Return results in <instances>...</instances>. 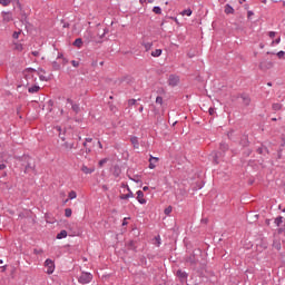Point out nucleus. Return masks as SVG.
Instances as JSON below:
<instances>
[{"label": "nucleus", "mask_w": 285, "mask_h": 285, "mask_svg": "<svg viewBox=\"0 0 285 285\" xmlns=\"http://www.w3.org/2000/svg\"><path fill=\"white\" fill-rule=\"evenodd\" d=\"M22 159L23 161H27V165H24V173H30V170L35 171V159L30 156H23Z\"/></svg>", "instance_id": "obj_1"}, {"label": "nucleus", "mask_w": 285, "mask_h": 285, "mask_svg": "<svg viewBox=\"0 0 285 285\" xmlns=\"http://www.w3.org/2000/svg\"><path fill=\"white\" fill-rule=\"evenodd\" d=\"M79 284L86 285L92 282V275L88 272H82L78 278Z\"/></svg>", "instance_id": "obj_2"}, {"label": "nucleus", "mask_w": 285, "mask_h": 285, "mask_svg": "<svg viewBox=\"0 0 285 285\" xmlns=\"http://www.w3.org/2000/svg\"><path fill=\"white\" fill-rule=\"evenodd\" d=\"M45 266L48 268L47 269L48 275H52L55 273V261L53 259L47 258L45 261Z\"/></svg>", "instance_id": "obj_3"}, {"label": "nucleus", "mask_w": 285, "mask_h": 285, "mask_svg": "<svg viewBox=\"0 0 285 285\" xmlns=\"http://www.w3.org/2000/svg\"><path fill=\"white\" fill-rule=\"evenodd\" d=\"M168 83L169 86H171L173 88H175V86L179 85V76L177 75H170L169 79H168Z\"/></svg>", "instance_id": "obj_4"}, {"label": "nucleus", "mask_w": 285, "mask_h": 285, "mask_svg": "<svg viewBox=\"0 0 285 285\" xmlns=\"http://www.w3.org/2000/svg\"><path fill=\"white\" fill-rule=\"evenodd\" d=\"M2 21L3 23H10V21H12V12L10 11H2Z\"/></svg>", "instance_id": "obj_5"}, {"label": "nucleus", "mask_w": 285, "mask_h": 285, "mask_svg": "<svg viewBox=\"0 0 285 285\" xmlns=\"http://www.w3.org/2000/svg\"><path fill=\"white\" fill-rule=\"evenodd\" d=\"M67 104H70L71 110H73V112H76V115H78V112L81 110L79 105L75 104V101H72V99H70V98L67 99Z\"/></svg>", "instance_id": "obj_6"}, {"label": "nucleus", "mask_w": 285, "mask_h": 285, "mask_svg": "<svg viewBox=\"0 0 285 285\" xmlns=\"http://www.w3.org/2000/svg\"><path fill=\"white\" fill-rule=\"evenodd\" d=\"M81 170L85 175H92V173H95V168L94 167H88L86 165L81 166Z\"/></svg>", "instance_id": "obj_7"}, {"label": "nucleus", "mask_w": 285, "mask_h": 285, "mask_svg": "<svg viewBox=\"0 0 285 285\" xmlns=\"http://www.w3.org/2000/svg\"><path fill=\"white\" fill-rule=\"evenodd\" d=\"M128 194L120 195V199H130L135 197V194H132V190H130V187H127Z\"/></svg>", "instance_id": "obj_8"}, {"label": "nucleus", "mask_w": 285, "mask_h": 285, "mask_svg": "<svg viewBox=\"0 0 285 285\" xmlns=\"http://www.w3.org/2000/svg\"><path fill=\"white\" fill-rule=\"evenodd\" d=\"M137 195V202H139L140 204H146V199L144 198V191L142 190H138L136 193Z\"/></svg>", "instance_id": "obj_9"}, {"label": "nucleus", "mask_w": 285, "mask_h": 285, "mask_svg": "<svg viewBox=\"0 0 285 285\" xmlns=\"http://www.w3.org/2000/svg\"><path fill=\"white\" fill-rule=\"evenodd\" d=\"M38 90H41V87H39V85H33L28 88V92H30V95H35V92H37Z\"/></svg>", "instance_id": "obj_10"}, {"label": "nucleus", "mask_w": 285, "mask_h": 285, "mask_svg": "<svg viewBox=\"0 0 285 285\" xmlns=\"http://www.w3.org/2000/svg\"><path fill=\"white\" fill-rule=\"evenodd\" d=\"M225 14H235V9L230 4L225 6Z\"/></svg>", "instance_id": "obj_11"}, {"label": "nucleus", "mask_w": 285, "mask_h": 285, "mask_svg": "<svg viewBox=\"0 0 285 285\" xmlns=\"http://www.w3.org/2000/svg\"><path fill=\"white\" fill-rule=\"evenodd\" d=\"M66 237H68V232L66 229H62L57 234V239H66Z\"/></svg>", "instance_id": "obj_12"}, {"label": "nucleus", "mask_w": 285, "mask_h": 285, "mask_svg": "<svg viewBox=\"0 0 285 285\" xmlns=\"http://www.w3.org/2000/svg\"><path fill=\"white\" fill-rule=\"evenodd\" d=\"M62 148H66V150H72L75 148V142H63Z\"/></svg>", "instance_id": "obj_13"}, {"label": "nucleus", "mask_w": 285, "mask_h": 285, "mask_svg": "<svg viewBox=\"0 0 285 285\" xmlns=\"http://www.w3.org/2000/svg\"><path fill=\"white\" fill-rule=\"evenodd\" d=\"M130 141H131L134 148H139V138H137V136H132L130 138Z\"/></svg>", "instance_id": "obj_14"}, {"label": "nucleus", "mask_w": 285, "mask_h": 285, "mask_svg": "<svg viewBox=\"0 0 285 285\" xmlns=\"http://www.w3.org/2000/svg\"><path fill=\"white\" fill-rule=\"evenodd\" d=\"M177 276L180 277V279H186L188 277V273H186L181 269H178L177 271Z\"/></svg>", "instance_id": "obj_15"}, {"label": "nucleus", "mask_w": 285, "mask_h": 285, "mask_svg": "<svg viewBox=\"0 0 285 285\" xmlns=\"http://www.w3.org/2000/svg\"><path fill=\"white\" fill-rule=\"evenodd\" d=\"M186 262H187V264H190L191 266L197 264V259L195 258V255H190L189 257H187Z\"/></svg>", "instance_id": "obj_16"}, {"label": "nucleus", "mask_w": 285, "mask_h": 285, "mask_svg": "<svg viewBox=\"0 0 285 285\" xmlns=\"http://www.w3.org/2000/svg\"><path fill=\"white\" fill-rule=\"evenodd\" d=\"M73 46L76 48H81V46H83V40L81 38H78L73 41Z\"/></svg>", "instance_id": "obj_17"}, {"label": "nucleus", "mask_w": 285, "mask_h": 285, "mask_svg": "<svg viewBox=\"0 0 285 285\" xmlns=\"http://www.w3.org/2000/svg\"><path fill=\"white\" fill-rule=\"evenodd\" d=\"M242 99H243V104L245 106H250V97L248 96H242Z\"/></svg>", "instance_id": "obj_18"}, {"label": "nucleus", "mask_w": 285, "mask_h": 285, "mask_svg": "<svg viewBox=\"0 0 285 285\" xmlns=\"http://www.w3.org/2000/svg\"><path fill=\"white\" fill-rule=\"evenodd\" d=\"M183 17H190V14H193V10L191 9H185L181 11L180 13Z\"/></svg>", "instance_id": "obj_19"}, {"label": "nucleus", "mask_w": 285, "mask_h": 285, "mask_svg": "<svg viewBox=\"0 0 285 285\" xmlns=\"http://www.w3.org/2000/svg\"><path fill=\"white\" fill-rule=\"evenodd\" d=\"M142 46H144L146 52H148L149 50L153 49V42H144Z\"/></svg>", "instance_id": "obj_20"}, {"label": "nucleus", "mask_w": 285, "mask_h": 285, "mask_svg": "<svg viewBox=\"0 0 285 285\" xmlns=\"http://www.w3.org/2000/svg\"><path fill=\"white\" fill-rule=\"evenodd\" d=\"M161 49H156L154 51H151V57H161Z\"/></svg>", "instance_id": "obj_21"}, {"label": "nucleus", "mask_w": 285, "mask_h": 285, "mask_svg": "<svg viewBox=\"0 0 285 285\" xmlns=\"http://www.w3.org/2000/svg\"><path fill=\"white\" fill-rule=\"evenodd\" d=\"M51 66L53 70H61V65L57 61H52Z\"/></svg>", "instance_id": "obj_22"}, {"label": "nucleus", "mask_w": 285, "mask_h": 285, "mask_svg": "<svg viewBox=\"0 0 285 285\" xmlns=\"http://www.w3.org/2000/svg\"><path fill=\"white\" fill-rule=\"evenodd\" d=\"M283 222H284V217L278 216V217L275 218L274 224H275L276 226H281V224H282Z\"/></svg>", "instance_id": "obj_23"}, {"label": "nucleus", "mask_w": 285, "mask_h": 285, "mask_svg": "<svg viewBox=\"0 0 285 285\" xmlns=\"http://www.w3.org/2000/svg\"><path fill=\"white\" fill-rule=\"evenodd\" d=\"M105 164H108V158H102L101 160H99L98 166H99L100 168H104V165H105Z\"/></svg>", "instance_id": "obj_24"}, {"label": "nucleus", "mask_w": 285, "mask_h": 285, "mask_svg": "<svg viewBox=\"0 0 285 285\" xmlns=\"http://www.w3.org/2000/svg\"><path fill=\"white\" fill-rule=\"evenodd\" d=\"M69 199H77V191L71 190L68 195Z\"/></svg>", "instance_id": "obj_25"}, {"label": "nucleus", "mask_w": 285, "mask_h": 285, "mask_svg": "<svg viewBox=\"0 0 285 285\" xmlns=\"http://www.w3.org/2000/svg\"><path fill=\"white\" fill-rule=\"evenodd\" d=\"M220 150H223V153H226V150H228V144L220 142Z\"/></svg>", "instance_id": "obj_26"}, {"label": "nucleus", "mask_w": 285, "mask_h": 285, "mask_svg": "<svg viewBox=\"0 0 285 285\" xmlns=\"http://www.w3.org/2000/svg\"><path fill=\"white\" fill-rule=\"evenodd\" d=\"M65 216L66 217H72V209L71 208H66L65 209Z\"/></svg>", "instance_id": "obj_27"}, {"label": "nucleus", "mask_w": 285, "mask_h": 285, "mask_svg": "<svg viewBox=\"0 0 285 285\" xmlns=\"http://www.w3.org/2000/svg\"><path fill=\"white\" fill-rule=\"evenodd\" d=\"M272 108H273V110H282V104H279V102H276V104H274L273 106H272Z\"/></svg>", "instance_id": "obj_28"}, {"label": "nucleus", "mask_w": 285, "mask_h": 285, "mask_svg": "<svg viewBox=\"0 0 285 285\" xmlns=\"http://www.w3.org/2000/svg\"><path fill=\"white\" fill-rule=\"evenodd\" d=\"M153 12H155V14H161V7H154Z\"/></svg>", "instance_id": "obj_29"}, {"label": "nucleus", "mask_w": 285, "mask_h": 285, "mask_svg": "<svg viewBox=\"0 0 285 285\" xmlns=\"http://www.w3.org/2000/svg\"><path fill=\"white\" fill-rule=\"evenodd\" d=\"M156 104H159V106H163L164 105V98L161 96H158L156 98Z\"/></svg>", "instance_id": "obj_30"}, {"label": "nucleus", "mask_w": 285, "mask_h": 285, "mask_svg": "<svg viewBox=\"0 0 285 285\" xmlns=\"http://www.w3.org/2000/svg\"><path fill=\"white\" fill-rule=\"evenodd\" d=\"M14 49L18 50V52H21V51L23 50V45H21V43H16Z\"/></svg>", "instance_id": "obj_31"}, {"label": "nucleus", "mask_w": 285, "mask_h": 285, "mask_svg": "<svg viewBox=\"0 0 285 285\" xmlns=\"http://www.w3.org/2000/svg\"><path fill=\"white\" fill-rule=\"evenodd\" d=\"M11 0H0V6H10Z\"/></svg>", "instance_id": "obj_32"}, {"label": "nucleus", "mask_w": 285, "mask_h": 285, "mask_svg": "<svg viewBox=\"0 0 285 285\" xmlns=\"http://www.w3.org/2000/svg\"><path fill=\"white\" fill-rule=\"evenodd\" d=\"M137 105V99H129L128 100V106H136Z\"/></svg>", "instance_id": "obj_33"}, {"label": "nucleus", "mask_w": 285, "mask_h": 285, "mask_svg": "<svg viewBox=\"0 0 285 285\" xmlns=\"http://www.w3.org/2000/svg\"><path fill=\"white\" fill-rule=\"evenodd\" d=\"M83 148H86V153H91L92 149L88 148V142H86V140L82 144Z\"/></svg>", "instance_id": "obj_34"}, {"label": "nucleus", "mask_w": 285, "mask_h": 285, "mask_svg": "<svg viewBox=\"0 0 285 285\" xmlns=\"http://www.w3.org/2000/svg\"><path fill=\"white\" fill-rule=\"evenodd\" d=\"M170 213H173V207L169 206L165 209V215H170Z\"/></svg>", "instance_id": "obj_35"}, {"label": "nucleus", "mask_w": 285, "mask_h": 285, "mask_svg": "<svg viewBox=\"0 0 285 285\" xmlns=\"http://www.w3.org/2000/svg\"><path fill=\"white\" fill-rule=\"evenodd\" d=\"M71 66H73V68H79V61L72 60Z\"/></svg>", "instance_id": "obj_36"}, {"label": "nucleus", "mask_w": 285, "mask_h": 285, "mask_svg": "<svg viewBox=\"0 0 285 285\" xmlns=\"http://www.w3.org/2000/svg\"><path fill=\"white\" fill-rule=\"evenodd\" d=\"M19 35H21V31H14L13 35H12V37H13L14 39H19Z\"/></svg>", "instance_id": "obj_37"}, {"label": "nucleus", "mask_w": 285, "mask_h": 285, "mask_svg": "<svg viewBox=\"0 0 285 285\" xmlns=\"http://www.w3.org/2000/svg\"><path fill=\"white\" fill-rule=\"evenodd\" d=\"M35 255H41L43 249H33Z\"/></svg>", "instance_id": "obj_38"}, {"label": "nucleus", "mask_w": 285, "mask_h": 285, "mask_svg": "<svg viewBox=\"0 0 285 285\" xmlns=\"http://www.w3.org/2000/svg\"><path fill=\"white\" fill-rule=\"evenodd\" d=\"M276 55H277L278 59H282L284 57L285 52L284 51H278Z\"/></svg>", "instance_id": "obj_39"}, {"label": "nucleus", "mask_w": 285, "mask_h": 285, "mask_svg": "<svg viewBox=\"0 0 285 285\" xmlns=\"http://www.w3.org/2000/svg\"><path fill=\"white\" fill-rule=\"evenodd\" d=\"M275 31H269V33H268V37L271 38V39H275Z\"/></svg>", "instance_id": "obj_40"}, {"label": "nucleus", "mask_w": 285, "mask_h": 285, "mask_svg": "<svg viewBox=\"0 0 285 285\" xmlns=\"http://www.w3.org/2000/svg\"><path fill=\"white\" fill-rule=\"evenodd\" d=\"M208 112H209V115H215V108H213V107H210L209 109H208Z\"/></svg>", "instance_id": "obj_41"}, {"label": "nucleus", "mask_w": 285, "mask_h": 285, "mask_svg": "<svg viewBox=\"0 0 285 285\" xmlns=\"http://www.w3.org/2000/svg\"><path fill=\"white\" fill-rule=\"evenodd\" d=\"M149 168H150V170H155L156 166H155V164H153V161H149Z\"/></svg>", "instance_id": "obj_42"}, {"label": "nucleus", "mask_w": 285, "mask_h": 285, "mask_svg": "<svg viewBox=\"0 0 285 285\" xmlns=\"http://www.w3.org/2000/svg\"><path fill=\"white\" fill-rule=\"evenodd\" d=\"M149 161H159V158L150 156Z\"/></svg>", "instance_id": "obj_43"}, {"label": "nucleus", "mask_w": 285, "mask_h": 285, "mask_svg": "<svg viewBox=\"0 0 285 285\" xmlns=\"http://www.w3.org/2000/svg\"><path fill=\"white\" fill-rule=\"evenodd\" d=\"M253 14H255L253 11H247V19H250V17H253Z\"/></svg>", "instance_id": "obj_44"}, {"label": "nucleus", "mask_w": 285, "mask_h": 285, "mask_svg": "<svg viewBox=\"0 0 285 285\" xmlns=\"http://www.w3.org/2000/svg\"><path fill=\"white\" fill-rule=\"evenodd\" d=\"M257 153H258V155H262V154L264 153V148L258 147V148H257Z\"/></svg>", "instance_id": "obj_45"}, {"label": "nucleus", "mask_w": 285, "mask_h": 285, "mask_svg": "<svg viewBox=\"0 0 285 285\" xmlns=\"http://www.w3.org/2000/svg\"><path fill=\"white\" fill-rule=\"evenodd\" d=\"M7 166L6 164H0V170H6Z\"/></svg>", "instance_id": "obj_46"}, {"label": "nucleus", "mask_w": 285, "mask_h": 285, "mask_svg": "<svg viewBox=\"0 0 285 285\" xmlns=\"http://www.w3.org/2000/svg\"><path fill=\"white\" fill-rule=\"evenodd\" d=\"M31 55H32L33 57H39V51H32Z\"/></svg>", "instance_id": "obj_47"}, {"label": "nucleus", "mask_w": 285, "mask_h": 285, "mask_svg": "<svg viewBox=\"0 0 285 285\" xmlns=\"http://www.w3.org/2000/svg\"><path fill=\"white\" fill-rule=\"evenodd\" d=\"M40 81H48V78H46V76H40Z\"/></svg>", "instance_id": "obj_48"}, {"label": "nucleus", "mask_w": 285, "mask_h": 285, "mask_svg": "<svg viewBox=\"0 0 285 285\" xmlns=\"http://www.w3.org/2000/svg\"><path fill=\"white\" fill-rule=\"evenodd\" d=\"M85 141H86V144H91L92 138H86Z\"/></svg>", "instance_id": "obj_49"}, {"label": "nucleus", "mask_w": 285, "mask_h": 285, "mask_svg": "<svg viewBox=\"0 0 285 285\" xmlns=\"http://www.w3.org/2000/svg\"><path fill=\"white\" fill-rule=\"evenodd\" d=\"M57 59H63V53H58Z\"/></svg>", "instance_id": "obj_50"}, {"label": "nucleus", "mask_w": 285, "mask_h": 285, "mask_svg": "<svg viewBox=\"0 0 285 285\" xmlns=\"http://www.w3.org/2000/svg\"><path fill=\"white\" fill-rule=\"evenodd\" d=\"M62 63H63V66H66V63H68V59L62 58Z\"/></svg>", "instance_id": "obj_51"}, {"label": "nucleus", "mask_w": 285, "mask_h": 285, "mask_svg": "<svg viewBox=\"0 0 285 285\" xmlns=\"http://www.w3.org/2000/svg\"><path fill=\"white\" fill-rule=\"evenodd\" d=\"M98 147H99V148H104V145L101 144L100 140H98Z\"/></svg>", "instance_id": "obj_52"}, {"label": "nucleus", "mask_w": 285, "mask_h": 285, "mask_svg": "<svg viewBox=\"0 0 285 285\" xmlns=\"http://www.w3.org/2000/svg\"><path fill=\"white\" fill-rule=\"evenodd\" d=\"M138 110L139 112H144V106H140Z\"/></svg>", "instance_id": "obj_53"}, {"label": "nucleus", "mask_w": 285, "mask_h": 285, "mask_svg": "<svg viewBox=\"0 0 285 285\" xmlns=\"http://www.w3.org/2000/svg\"><path fill=\"white\" fill-rule=\"evenodd\" d=\"M127 225H128V223L126 222V218H125L122 222V226H127Z\"/></svg>", "instance_id": "obj_54"}, {"label": "nucleus", "mask_w": 285, "mask_h": 285, "mask_svg": "<svg viewBox=\"0 0 285 285\" xmlns=\"http://www.w3.org/2000/svg\"><path fill=\"white\" fill-rule=\"evenodd\" d=\"M281 41H282V39L278 38V39L275 40V43H279Z\"/></svg>", "instance_id": "obj_55"}, {"label": "nucleus", "mask_w": 285, "mask_h": 285, "mask_svg": "<svg viewBox=\"0 0 285 285\" xmlns=\"http://www.w3.org/2000/svg\"><path fill=\"white\" fill-rule=\"evenodd\" d=\"M142 190L144 191L148 190V186L142 187Z\"/></svg>", "instance_id": "obj_56"}, {"label": "nucleus", "mask_w": 285, "mask_h": 285, "mask_svg": "<svg viewBox=\"0 0 285 285\" xmlns=\"http://www.w3.org/2000/svg\"><path fill=\"white\" fill-rule=\"evenodd\" d=\"M267 65L269 66V68H273V62H267Z\"/></svg>", "instance_id": "obj_57"}, {"label": "nucleus", "mask_w": 285, "mask_h": 285, "mask_svg": "<svg viewBox=\"0 0 285 285\" xmlns=\"http://www.w3.org/2000/svg\"><path fill=\"white\" fill-rule=\"evenodd\" d=\"M29 71H30V72H35V69H32V68H29Z\"/></svg>", "instance_id": "obj_58"}, {"label": "nucleus", "mask_w": 285, "mask_h": 285, "mask_svg": "<svg viewBox=\"0 0 285 285\" xmlns=\"http://www.w3.org/2000/svg\"><path fill=\"white\" fill-rule=\"evenodd\" d=\"M246 0H239V3L242 4V3H244Z\"/></svg>", "instance_id": "obj_59"}, {"label": "nucleus", "mask_w": 285, "mask_h": 285, "mask_svg": "<svg viewBox=\"0 0 285 285\" xmlns=\"http://www.w3.org/2000/svg\"><path fill=\"white\" fill-rule=\"evenodd\" d=\"M267 86H269V87L273 86V82H267Z\"/></svg>", "instance_id": "obj_60"}, {"label": "nucleus", "mask_w": 285, "mask_h": 285, "mask_svg": "<svg viewBox=\"0 0 285 285\" xmlns=\"http://www.w3.org/2000/svg\"><path fill=\"white\" fill-rule=\"evenodd\" d=\"M214 163H215V164H218L217 158L214 159Z\"/></svg>", "instance_id": "obj_61"}, {"label": "nucleus", "mask_w": 285, "mask_h": 285, "mask_svg": "<svg viewBox=\"0 0 285 285\" xmlns=\"http://www.w3.org/2000/svg\"><path fill=\"white\" fill-rule=\"evenodd\" d=\"M262 1V3H266V0H261Z\"/></svg>", "instance_id": "obj_62"}, {"label": "nucleus", "mask_w": 285, "mask_h": 285, "mask_svg": "<svg viewBox=\"0 0 285 285\" xmlns=\"http://www.w3.org/2000/svg\"><path fill=\"white\" fill-rule=\"evenodd\" d=\"M0 264H3V259H0Z\"/></svg>", "instance_id": "obj_63"}, {"label": "nucleus", "mask_w": 285, "mask_h": 285, "mask_svg": "<svg viewBox=\"0 0 285 285\" xmlns=\"http://www.w3.org/2000/svg\"><path fill=\"white\" fill-rule=\"evenodd\" d=\"M283 6L285 7V1H283Z\"/></svg>", "instance_id": "obj_64"}]
</instances>
